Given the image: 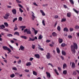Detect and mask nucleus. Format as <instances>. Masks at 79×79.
<instances>
[{"label":"nucleus","instance_id":"f257e3e1","mask_svg":"<svg viewBox=\"0 0 79 79\" xmlns=\"http://www.w3.org/2000/svg\"><path fill=\"white\" fill-rule=\"evenodd\" d=\"M71 51L73 52V53H76V50L75 49L77 50L78 48L77 44L75 43H73V45H71Z\"/></svg>","mask_w":79,"mask_h":79},{"label":"nucleus","instance_id":"f03ea898","mask_svg":"<svg viewBox=\"0 0 79 79\" xmlns=\"http://www.w3.org/2000/svg\"><path fill=\"white\" fill-rule=\"evenodd\" d=\"M2 48H3V50H7L9 52H11V49H10V48H8L7 46H2Z\"/></svg>","mask_w":79,"mask_h":79},{"label":"nucleus","instance_id":"7ed1b4c3","mask_svg":"<svg viewBox=\"0 0 79 79\" xmlns=\"http://www.w3.org/2000/svg\"><path fill=\"white\" fill-rule=\"evenodd\" d=\"M10 13H7L5 15V16L3 17V18L5 19H8V17L10 16Z\"/></svg>","mask_w":79,"mask_h":79},{"label":"nucleus","instance_id":"20e7f679","mask_svg":"<svg viewBox=\"0 0 79 79\" xmlns=\"http://www.w3.org/2000/svg\"><path fill=\"white\" fill-rule=\"evenodd\" d=\"M46 57L47 59H50L51 58V56H50V54L49 53H47V54L46 55Z\"/></svg>","mask_w":79,"mask_h":79},{"label":"nucleus","instance_id":"39448f33","mask_svg":"<svg viewBox=\"0 0 79 79\" xmlns=\"http://www.w3.org/2000/svg\"><path fill=\"white\" fill-rule=\"evenodd\" d=\"M46 74H47V77L48 79H49L51 77L50 73H48V72H46Z\"/></svg>","mask_w":79,"mask_h":79},{"label":"nucleus","instance_id":"423d86ee","mask_svg":"<svg viewBox=\"0 0 79 79\" xmlns=\"http://www.w3.org/2000/svg\"><path fill=\"white\" fill-rule=\"evenodd\" d=\"M31 29H33V30L35 35H36L37 34V33H38V31L35 30V28H34L32 27Z\"/></svg>","mask_w":79,"mask_h":79},{"label":"nucleus","instance_id":"0eeeda50","mask_svg":"<svg viewBox=\"0 0 79 79\" xmlns=\"http://www.w3.org/2000/svg\"><path fill=\"white\" fill-rule=\"evenodd\" d=\"M12 12L14 15H16V10L14 9L12 10Z\"/></svg>","mask_w":79,"mask_h":79},{"label":"nucleus","instance_id":"6e6552de","mask_svg":"<svg viewBox=\"0 0 79 79\" xmlns=\"http://www.w3.org/2000/svg\"><path fill=\"white\" fill-rule=\"evenodd\" d=\"M38 45L39 47H38L39 49H40V50L41 51H44V48H42V47L40 46V45L38 44Z\"/></svg>","mask_w":79,"mask_h":79},{"label":"nucleus","instance_id":"1a4fd4ad","mask_svg":"<svg viewBox=\"0 0 79 79\" xmlns=\"http://www.w3.org/2000/svg\"><path fill=\"white\" fill-rule=\"evenodd\" d=\"M32 13H33L32 14V20H33V21H34V19H35V17L34 16V13H33V12H32Z\"/></svg>","mask_w":79,"mask_h":79},{"label":"nucleus","instance_id":"9d476101","mask_svg":"<svg viewBox=\"0 0 79 79\" xmlns=\"http://www.w3.org/2000/svg\"><path fill=\"white\" fill-rule=\"evenodd\" d=\"M34 56L35 57L38 58V59H39L40 58V55L39 54H36L34 55Z\"/></svg>","mask_w":79,"mask_h":79},{"label":"nucleus","instance_id":"9b49d317","mask_svg":"<svg viewBox=\"0 0 79 79\" xmlns=\"http://www.w3.org/2000/svg\"><path fill=\"white\" fill-rule=\"evenodd\" d=\"M72 68L74 69V68H76V65L75 64V63L74 62H72Z\"/></svg>","mask_w":79,"mask_h":79},{"label":"nucleus","instance_id":"f8f14e48","mask_svg":"<svg viewBox=\"0 0 79 79\" xmlns=\"http://www.w3.org/2000/svg\"><path fill=\"white\" fill-rule=\"evenodd\" d=\"M67 67V65L66 64L64 63L63 65V69H66Z\"/></svg>","mask_w":79,"mask_h":79},{"label":"nucleus","instance_id":"ddd939ff","mask_svg":"<svg viewBox=\"0 0 79 79\" xmlns=\"http://www.w3.org/2000/svg\"><path fill=\"white\" fill-rule=\"evenodd\" d=\"M58 41L60 44H61L63 42V40L62 39L59 38L58 39Z\"/></svg>","mask_w":79,"mask_h":79},{"label":"nucleus","instance_id":"4468645a","mask_svg":"<svg viewBox=\"0 0 79 79\" xmlns=\"http://www.w3.org/2000/svg\"><path fill=\"white\" fill-rule=\"evenodd\" d=\"M63 30L64 32H65V31H66V32H68L69 31V30L67 27L64 28Z\"/></svg>","mask_w":79,"mask_h":79},{"label":"nucleus","instance_id":"2eb2a0df","mask_svg":"<svg viewBox=\"0 0 79 79\" xmlns=\"http://www.w3.org/2000/svg\"><path fill=\"white\" fill-rule=\"evenodd\" d=\"M40 13H42V16H45V13L44 12V11H43V10H40Z\"/></svg>","mask_w":79,"mask_h":79},{"label":"nucleus","instance_id":"dca6fc26","mask_svg":"<svg viewBox=\"0 0 79 79\" xmlns=\"http://www.w3.org/2000/svg\"><path fill=\"white\" fill-rule=\"evenodd\" d=\"M20 48L21 50H22V51H23L24 49V47L23 46H21L20 47Z\"/></svg>","mask_w":79,"mask_h":79},{"label":"nucleus","instance_id":"f3484780","mask_svg":"<svg viewBox=\"0 0 79 79\" xmlns=\"http://www.w3.org/2000/svg\"><path fill=\"white\" fill-rule=\"evenodd\" d=\"M21 38H22V39H27V37L25 35H22L20 36Z\"/></svg>","mask_w":79,"mask_h":79},{"label":"nucleus","instance_id":"a211bd4d","mask_svg":"<svg viewBox=\"0 0 79 79\" xmlns=\"http://www.w3.org/2000/svg\"><path fill=\"white\" fill-rule=\"evenodd\" d=\"M71 13H68L67 14V17H68V18H70L71 17Z\"/></svg>","mask_w":79,"mask_h":79},{"label":"nucleus","instance_id":"6ab92c4d","mask_svg":"<svg viewBox=\"0 0 79 79\" xmlns=\"http://www.w3.org/2000/svg\"><path fill=\"white\" fill-rule=\"evenodd\" d=\"M56 50L58 53H60V50L58 48H57Z\"/></svg>","mask_w":79,"mask_h":79},{"label":"nucleus","instance_id":"aec40b11","mask_svg":"<svg viewBox=\"0 0 79 79\" xmlns=\"http://www.w3.org/2000/svg\"><path fill=\"white\" fill-rule=\"evenodd\" d=\"M29 40H28V41H34L35 40V39H31V38H29Z\"/></svg>","mask_w":79,"mask_h":79},{"label":"nucleus","instance_id":"412c9836","mask_svg":"<svg viewBox=\"0 0 79 79\" xmlns=\"http://www.w3.org/2000/svg\"><path fill=\"white\" fill-rule=\"evenodd\" d=\"M67 73H68V72H67V70H65L63 71V74L66 75L67 74Z\"/></svg>","mask_w":79,"mask_h":79},{"label":"nucleus","instance_id":"4be33fe9","mask_svg":"<svg viewBox=\"0 0 79 79\" xmlns=\"http://www.w3.org/2000/svg\"><path fill=\"white\" fill-rule=\"evenodd\" d=\"M14 35H18V36H19V33L18 32H15L14 33Z\"/></svg>","mask_w":79,"mask_h":79},{"label":"nucleus","instance_id":"5701e85b","mask_svg":"<svg viewBox=\"0 0 79 79\" xmlns=\"http://www.w3.org/2000/svg\"><path fill=\"white\" fill-rule=\"evenodd\" d=\"M31 62H28L26 64V66H31Z\"/></svg>","mask_w":79,"mask_h":79},{"label":"nucleus","instance_id":"b1692460","mask_svg":"<svg viewBox=\"0 0 79 79\" xmlns=\"http://www.w3.org/2000/svg\"><path fill=\"white\" fill-rule=\"evenodd\" d=\"M52 36H53L54 37H55V36H56L57 35L56 34L55 32H53L52 34Z\"/></svg>","mask_w":79,"mask_h":79},{"label":"nucleus","instance_id":"393cba45","mask_svg":"<svg viewBox=\"0 0 79 79\" xmlns=\"http://www.w3.org/2000/svg\"><path fill=\"white\" fill-rule=\"evenodd\" d=\"M54 71L56 73V74H57V75H59V73H58V71H57V70H56V69H55Z\"/></svg>","mask_w":79,"mask_h":79},{"label":"nucleus","instance_id":"a878e982","mask_svg":"<svg viewBox=\"0 0 79 79\" xmlns=\"http://www.w3.org/2000/svg\"><path fill=\"white\" fill-rule=\"evenodd\" d=\"M4 24L5 26L6 27H8V23L6 22H4Z\"/></svg>","mask_w":79,"mask_h":79},{"label":"nucleus","instance_id":"bb28decb","mask_svg":"<svg viewBox=\"0 0 79 79\" xmlns=\"http://www.w3.org/2000/svg\"><path fill=\"white\" fill-rule=\"evenodd\" d=\"M27 34H31V30H28L27 31Z\"/></svg>","mask_w":79,"mask_h":79},{"label":"nucleus","instance_id":"cd10ccee","mask_svg":"<svg viewBox=\"0 0 79 79\" xmlns=\"http://www.w3.org/2000/svg\"><path fill=\"white\" fill-rule=\"evenodd\" d=\"M42 37H43V36H42V35H40L38 37V39H39V40H40L41 39H42Z\"/></svg>","mask_w":79,"mask_h":79},{"label":"nucleus","instance_id":"c85d7f7f","mask_svg":"<svg viewBox=\"0 0 79 79\" xmlns=\"http://www.w3.org/2000/svg\"><path fill=\"white\" fill-rule=\"evenodd\" d=\"M62 53L63 55H64V56H65V55H66V52L64 51H62Z\"/></svg>","mask_w":79,"mask_h":79},{"label":"nucleus","instance_id":"c756f323","mask_svg":"<svg viewBox=\"0 0 79 79\" xmlns=\"http://www.w3.org/2000/svg\"><path fill=\"white\" fill-rule=\"evenodd\" d=\"M33 74H34V75H35V76L37 75V73L35 71H33Z\"/></svg>","mask_w":79,"mask_h":79},{"label":"nucleus","instance_id":"7c9ffc66","mask_svg":"<svg viewBox=\"0 0 79 79\" xmlns=\"http://www.w3.org/2000/svg\"><path fill=\"white\" fill-rule=\"evenodd\" d=\"M15 76V74L13 73L10 75V77H11V78H13V77H14Z\"/></svg>","mask_w":79,"mask_h":79},{"label":"nucleus","instance_id":"2f4dec72","mask_svg":"<svg viewBox=\"0 0 79 79\" xmlns=\"http://www.w3.org/2000/svg\"><path fill=\"white\" fill-rule=\"evenodd\" d=\"M73 10L76 13L78 14V13H79V11L77 10H75V9H73Z\"/></svg>","mask_w":79,"mask_h":79},{"label":"nucleus","instance_id":"473e14b6","mask_svg":"<svg viewBox=\"0 0 79 79\" xmlns=\"http://www.w3.org/2000/svg\"><path fill=\"white\" fill-rule=\"evenodd\" d=\"M57 29L59 31H61V27H60V26H58L57 27Z\"/></svg>","mask_w":79,"mask_h":79},{"label":"nucleus","instance_id":"72a5a7b5","mask_svg":"<svg viewBox=\"0 0 79 79\" xmlns=\"http://www.w3.org/2000/svg\"><path fill=\"white\" fill-rule=\"evenodd\" d=\"M7 36L9 37H12L13 36V35L9 33L7 35Z\"/></svg>","mask_w":79,"mask_h":79},{"label":"nucleus","instance_id":"f704fd0d","mask_svg":"<svg viewBox=\"0 0 79 79\" xmlns=\"http://www.w3.org/2000/svg\"><path fill=\"white\" fill-rule=\"evenodd\" d=\"M61 46L63 47H65V46H66V44H65V43H62L61 44Z\"/></svg>","mask_w":79,"mask_h":79},{"label":"nucleus","instance_id":"c9c22d12","mask_svg":"<svg viewBox=\"0 0 79 79\" xmlns=\"http://www.w3.org/2000/svg\"><path fill=\"white\" fill-rule=\"evenodd\" d=\"M66 21V19H62L61 22H65Z\"/></svg>","mask_w":79,"mask_h":79},{"label":"nucleus","instance_id":"e433bc0d","mask_svg":"<svg viewBox=\"0 0 79 79\" xmlns=\"http://www.w3.org/2000/svg\"><path fill=\"white\" fill-rule=\"evenodd\" d=\"M19 19L20 21H22L23 20V18L21 17H19Z\"/></svg>","mask_w":79,"mask_h":79},{"label":"nucleus","instance_id":"4c0bfd02","mask_svg":"<svg viewBox=\"0 0 79 79\" xmlns=\"http://www.w3.org/2000/svg\"><path fill=\"white\" fill-rule=\"evenodd\" d=\"M75 28L76 29H79V26L78 25H76L75 27Z\"/></svg>","mask_w":79,"mask_h":79},{"label":"nucleus","instance_id":"58836bf2","mask_svg":"<svg viewBox=\"0 0 79 79\" xmlns=\"http://www.w3.org/2000/svg\"><path fill=\"white\" fill-rule=\"evenodd\" d=\"M18 29V27H17V26H16V24H15V28L14 29V31H16V30H17Z\"/></svg>","mask_w":79,"mask_h":79},{"label":"nucleus","instance_id":"ea45409f","mask_svg":"<svg viewBox=\"0 0 79 79\" xmlns=\"http://www.w3.org/2000/svg\"><path fill=\"white\" fill-rule=\"evenodd\" d=\"M77 74V73L75 71H74L73 73V75L74 76H76Z\"/></svg>","mask_w":79,"mask_h":79},{"label":"nucleus","instance_id":"a19ab883","mask_svg":"<svg viewBox=\"0 0 79 79\" xmlns=\"http://www.w3.org/2000/svg\"><path fill=\"white\" fill-rule=\"evenodd\" d=\"M42 23L44 26H45V21H44V20H42Z\"/></svg>","mask_w":79,"mask_h":79},{"label":"nucleus","instance_id":"79ce46f5","mask_svg":"<svg viewBox=\"0 0 79 79\" xmlns=\"http://www.w3.org/2000/svg\"><path fill=\"white\" fill-rule=\"evenodd\" d=\"M17 63L18 64H21V60H19L18 61H17Z\"/></svg>","mask_w":79,"mask_h":79},{"label":"nucleus","instance_id":"37998d69","mask_svg":"<svg viewBox=\"0 0 79 79\" xmlns=\"http://www.w3.org/2000/svg\"><path fill=\"white\" fill-rule=\"evenodd\" d=\"M20 27V28H22L24 29L26 28V26H21Z\"/></svg>","mask_w":79,"mask_h":79},{"label":"nucleus","instance_id":"c03bdc74","mask_svg":"<svg viewBox=\"0 0 79 79\" xmlns=\"http://www.w3.org/2000/svg\"><path fill=\"white\" fill-rule=\"evenodd\" d=\"M32 48H33V49H34L35 48V45L34 44H32Z\"/></svg>","mask_w":79,"mask_h":79},{"label":"nucleus","instance_id":"a18cd8bd","mask_svg":"<svg viewBox=\"0 0 79 79\" xmlns=\"http://www.w3.org/2000/svg\"><path fill=\"white\" fill-rule=\"evenodd\" d=\"M9 47H10V49H12V50H13V48L10 45H9Z\"/></svg>","mask_w":79,"mask_h":79},{"label":"nucleus","instance_id":"49530a36","mask_svg":"<svg viewBox=\"0 0 79 79\" xmlns=\"http://www.w3.org/2000/svg\"><path fill=\"white\" fill-rule=\"evenodd\" d=\"M24 71H25V72H26V73H29V70L27 69H25Z\"/></svg>","mask_w":79,"mask_h":79},{"label":"nucleus","instance_id":"de8ad7c7","mask_svg":"<svg viewBox=\"0 0 79 79\" xmlns=\"http://www.w3.org/2000/svg\"><path fill=\"white\" fill-rule=\"evenodd\" d=\"M1 29H3V28L2 27H3V28H5V25H2L1 26Z\"/></svg>","mask_w":79,"mask_h":79},{"label":"nucleus","instance_id":"09e8293b","mask_svg":"<svg viewBox=\"0 0 79 79\" xmlns=\"http://www.w3.org/2000/svg\"><path fill=\"white\" fill-rule=\"evenodd\" d=\"M12 69L13 70H15V71H17V69L15 67H13L12 68Z\"/></svg>","mask_w":79,"mask_h":79},{"label":"nucleus","instance_id":"8fccbe9b","mask_svg":"<svg viewBox=\"0 0 79 79\" xmlns=\"http://www.w3.org/2000/svg\"><path fill=\"white\" fill-rule=\"evenodd\" d=\"M16 2H17L18 3H21V2L19 0H16Z\"/></svg>","mask_w":79,"mask_h":79},{"label":"nucleus","instance_id":"3c124183","mask_svg":"<svg viewBox=\"0 0 79 79\" xmlns=\"http://www.w3.org/2000/svg\"><path fill=\"white\" fill-rule=\"evenodd\" d=\"M19 10L21 12V13H23V10H22V9H21V8H19Z\"/></svg>","mask_w":79,"mask_h":79},{"label":"nucleus","instance_id":"603ef678","mask_svg":"<svg viewBox=\"0 0 79 79\" xmlns=\"http://www.w3.org/2000/svg\"><path fill=\"white\" fill-rule=\"evenodd\" d=\"M18 19V18H15V19H14V20L13 21V23H14L15 21H16Z\"/></svg>","mask_w":79,"mask_h":79},{"label":"nucleus","instance_id":"864d4df0","mask_svg":"<svg viewBox=\"0 0 79 79\" xmlns=\"http://www.w3.org/2000/svg\"><path fill=\"white\" fill-rule=\"evenodd\" d=\"M74 31V29L73 28H70V31L71 32H72V31Z\"/></svg>","mask_w":79,"mask_h":79},{"label":"nucleus","instance_id":"5fc2aeb1","mask_svg":"<svg viewBox=\"0 0 79 79\" xmlns=\"http://www.w3.org/2000/svg\"><path fill=\"white\" fill-rule=\"evenodd\" d=\"M70 2L72 3V4H74V2L73 0H70Z\"/></svg>","mask_w":79,"mask_h":79},{"label":"nucleus","instance_id":"6e6d98bb","mask_svg":"<svg viewBox=\"0 0 79 79\" xmlns=\"http://www.w3.org/2000/svg\"><path fill=\"white\" fill-rule=\"evenodd\" d=\"M18 6H19V7H20V8H23V6H22V5H21V4H18Z\"/></svg>","mask_w":79,"mask_h":79},{"label":"nucleus","instance_id":"4d7b16f0","mask_svg":"<svg viewBox=\"0 0 79 79\" xmlns=\"http://www.w3.org/2000/svg\"><path fill=\"white\" fill-rule=\"evenodd\" d=\"M51 42L50 40H47L46 41V43H49V42Z\"/></svg>","mask_w":79,"mask_h":79},{"label":"nucleus","instance_id":"13d9d810","mask_svg":"<svg viewBox=\"0 0 79 79\" xmlns=\"http://www.w3.org/2000/svg\"><path fill=\"white\" fill-rule=\"evenodd\" d=\"M68 37H69V39H71V38H73V36L71 35H69L68 36Z\"/></svg>","mask_w":79,"mask_h":79},{"label":"nucleus","instance_id":"bf43d9fd","mask_svg":"<svg viewBox=\"0 0 79 79\" xmlns=\"http://www.w3.org/2000/svg\"><path fill=\"white\" fill-rule=\"evenodd\" d=\"M48 65H51V66H52V67H53V65L51 63H49L48 64Z\"/></svg>","mask_w":79,"mask_h":79},{"label":"nucleus","instance_id":"052dcab7","mask_svg":"<svg viewBox=\"0 0 79 79\" xmlns=\"http://www.w3.org/2000/svg\"><path fill=\"white\" fill-rule=\"evenodd\" d=\"M54 18H55V19L58 18V16L57 15H55V16Z\"/></svg>","mask_w":79,"mask_h":79},{"label":"nucleus","instance_id":"680f3d73","mask_svg":"<svg viewBox=\"0 0 79 79\" xmlns=\"http://www.w3.org/2000/svg\"><path fill=\"white\" fill-rule=\"evenodd\" d=\"M27 29H25L24 30V33H25L26 32H27Z\"/></svg>","mask_w":79,"mask_h":79},{"label":"nucleus","instance_id":"e2e57ef3","mask_svg":"<svg viewBox=\"0 0 79 79\" xmlns=\"http://www.w3.org/2000/svg\"><path fill=\"white\" fill-rule=\"evenodd\" d=\"M33 5H35V6H38V5L37 4H36L35 2H34Z\"/></svg>","mask_w":79,"mask_h":79},{"label":"nucleus","instance_id":"0e129e2a","mask_svg":"<svg viewBox=\"0 0 79 79\" xmlns=\"http://www.w3.org/2000/svg\"><path fill=\"white\" fill-rule=\"evenodd\" d=\"M15 74L16 76H19V73H15Z\"/></svg>","mask_w":79,"mask_h":79},{"label":"nucleus","instance_id":"69168bd1","mask_svg":"<svg viewBox=\"0 0 79 79\" xmlns=\"http://www.w3.org/2000/svg\"><path fill=\"white\" fill-rule=\"evenodd\" d=\"M34 60V58H30V61H32Z\"/></svg>","mask_w":79,"mask_h":79},{"label":"nucleus","instance_id":"338daca9","mask_svg":"<svg viewBox=\"0 0 79 79\" xmlns=\"http://www.w3.org/2000/svg\"><path fill=\"white\" fill-rule=\"evenodd\" d=\"M64 8H68V7H67V6L65 5H64Z\"/></svg>","mask_w":79,"mask_h":79},{"label":"nucleus","instance_id":"774afa93","mask_svg":"<svg viewBox=\"0 0 79 79\" xmlns=\"http://www.w3.org/2000/svg\"><path fill=\"white\" fill-rule=\"evenodd\" d=\"M58 69H59V70L60 71V70H61V67H58Z\"/></svg>","mask_w":79,"mask_h":79}]
</instances>
